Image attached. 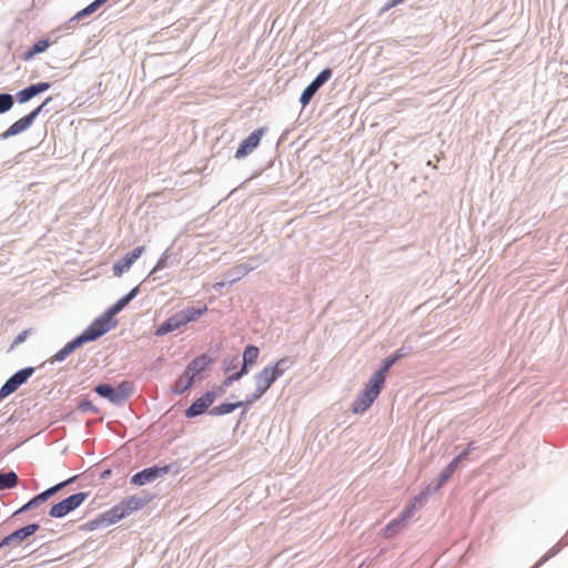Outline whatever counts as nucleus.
Listing matches in <instances>:
<instances>
[{
  "label": "nucleus",
  "instance_id": "obj_33",
  "mask_svg": "<svg viewBox=\"0 0 568 568\" xmlns=\"http://www.w3.org/2000/svg\"><path fill=\"white\" fill-rule=\"evenodd\" d=\"M457 470V466L452 462L445 467L439 476V485L445 484Z\"/></svg>",
  "mask_w": 568,
  "mask_h": 568
},
{
  "label": "nucleus",
  "instance_id": "obj_28",
  "mask_svg": "<svg viewBox=\"0 0 568 568\" xmlns=\"http://www.w3.org/2000/svg\"><path fill=\"white\" fill-rule=\"evenodd\" d=\"M18 483V476L14 471L0 474V490L12 488Z\"/></svg>",
  "mask_w": 568,
  "mask_h": 568
},
{
  "label": "nucleus",
  "instance_id": "obj_20",
  "mask_svg": "<svg viewBox=\"0 0 568 568\" xmlns=\"http://www.w3.org/2000/svg\"><path fill=\"white\" fill-rule=\"evenodd\" d=\"M193 383L194 378L184 371V373L176 379L173 386V393L183 394L192 386Z\"/></svg>",
  "mask_w": 568,
  "mask_h": 568
},
{
  "label": "nucleus",
  "instance_id": "obj_42",
  "mask_svg": "<svg viewBox=\"0 0 568 568\" xmlns=\"http://www.w3.org/2000/svg\"><path fill=\"white\" fill-rule=\"evenodd\" d=\"M464 460H465V459H463V458L460 457V455H458V456H456V457L452 460V463H453V464H455V465L457 466V468H458V467H459V465H460V463H462V462H464Z\"/></svg>",
  "mask_w": 568,
  "mask_h": 568
},
{
  "label": "nucleus",
  "instance_id": "obj_32",
  "mask_svg": "<svg viewBox=\"0 0 568 568\" xmlns=\"http://www.w3.org/2000/svg\"><path fill=\"white\" fill-rule=\"evenodd\" d=\"M332 77V70H323L310 84L317 91Z\"/></svg>",
  "mask_w": 568,
  "mask_h": 568
},
{
  "label": "nucleus",
  "instance_id": "obj_17",
  "mask_svg": "<svg viewBox=\"0 0 568 568\" xmlns=\"http://www.w3.org/2000/svg\"><path fill=\"white\" fill-rule=\"evenodd\" d=\"M124 517H126L124 508L121 506V504H118L114 507H112L110 510L105 511L102 515L101 520L109 525H112V524L118 523L119 520H121Z\"/></svg>",
  "mask_w": 568,
  "mask_h": 568
},
{
  "label": "nucleus",
  "instance_id": "obj_40",
  "mask_svg": "<svg viewBox=\"0 0 568 568\" xmlns=\"http://www.w3.org/2000/svg\"><path fill=\"white\" fill-rule=\"evenodd\" d=\"M247 371H248L247 368L242 367L240 372H237V373H235V374H233V375H230V376H231V377L233 378V381L235 382V381H239L243 375H245V374L247 373Z\"/></svg>",
  "mask_w": 568,
  "mask_h": 568
},
{
  "label": "nucleus",
  "instance_id": "obj_18",
  "mask_svg": "<svg viewBox=\"0 0 568 568\" xmlns=\"http://www.w3.org/2000/svg\"><path fill=\"white\" fill-rule=\"evenodd\" d=\"M83 343L79 337L69 342L64 345L59 352L53 356V361L62 362L64 361L71 353H73L78 347H80Z\"/></svg>",
  "mask_w": 568,
  "mask_h": 568
},
{
  "label": "nucleus",
  "instance_id": "obj_13",
  "mask_svg": "<svg viewBox=\"0 0 568 568\" xmlns=\"http://www.w3.org/2000/svg\"><path fill=\"white\" fill-rule=\"evenodd\" d=\"M184 325H186V324H185L183 317L181 316V314L178 312L174 315H172L171 317H169L163 324H161L156 328L155 335L163 336L170 332L180 329Z\"/></svg>",
  "mask_w": 568,
  "mask_h": 568
},
{
  "label": "nucleus",
  "instance_id": "obj_25",
  "mask_svg": "<svg viewBox=\"0 0 568 568\" xmlns=\"http://www.w3.org/2000/svg\"><path fill=\"white\" fill-rule=\"evenodd\" d=\"M121 506L124 508V511L126 516H129L131 513L138 510L143 506V500L136 496H131L124 500H122Z\"/></svg>",
  "mask_w": 568,
  "mask_h": 568
},
{
  "label": "nucleus",
  "instance_id": "obj_21",
  "mask_svg": "<svg viewBox=\"0 0 568 568\" xmlns=\"http://www.w3.org/2000/svg\"><path fill=\"white\" fill-rule=\"evenodd\" d=\"M405 526V521L402 520V518L398 516L397 518L393 519L390 523H388L385 528L383 529V537L384 538H392L394 537L398 531L403 529Z\"/></svg>",
  "mask_w": 568,
  "mask_h": 568
},
{
  "label": "nucleus",
  "instance_id": "obj_27",
  "mask_svg": "<svg viewBox=\"0 0 568 568\" xmlns=\"http://www.w3.org/2000/svg\"><path fill=\"white\" fill-rule=\"evenodd\" d=\"M396 363V357H388L384 361L382 367L372 376L377 379L379 383L384 384L386 379V375L390 367Z\"/></svg>",
  "mask_w": 568,
  "mask_h": 568
},
{
  "label": "nucleus",
  "instance_id": "obj_34",
  "mask_svg": "<svg viewBox=\"0 0 568 568\" xmlns=\"http://www.w3.org/2000/svg\"><path fill=\"white\" fill-rule=\"evenodd\" d=\"M13 105V98L10 94H0V113L9 111Z\"/></svg>",
  "mask_w": 568,
  "mask_h": 568
},
{
  "label": "nucleus",
  "instance_id": "obj_19",
  "mask_svg": "<svg viewBox=\"0 0 568 568\" xmlns=\"http://www.w3.org/2000/svg\"><path fill=\"white\" fill-rule=\"evenodd\" d=\"M138 291L139 287L136 286L129 294L120 298L115 304L111 306L106 315L111 318L113 315L122 311L128 305V303L138 294Z\"/></svg>",
  "mask_w": 568,
  "mask_h": 568
},
{
  "label": "nucleus",
  "instance_id": "obj_6",
  "mask_svg": "<svg viewBox=\"0 0 568 568\" xmlns=\"http://www.w3.org/2000/svg\"><path fill=\"white\" fill-rule=\"evenodd\" d=\"M33 368L28 367L11 376L0 389V398H6L14 393L33 374Z\"/></svg>",
  "mask_w": 568,
  "mask_h": 568
},
{
  "label": "nucleus",
  "instance_id": "obj_43",
  "mask_svg": "<svg viewBox=\"0 0 568 568\" xmlns=\"http://www.w3.org/2000/svg\"><path fill=\"white\" fill-rule=\"evenodd\" d=\"M233 382H234V381H233V378H232L231 376H227V377L224 379L223 385H224V386H229V385H231Z\"/></svg>",
  "mask_w": 568,
  "mask_h": 568
},
{
  "label": "nucleus",
  "instance_id": "obj_10",
  "mask_svg": "<svg viewBox=\"0 0 568 568\" xmlns=\"http://www.w3.org/2000/svg\"><path fill=\"white\" fill-rule=\"evenodd\" d=\"M143 252L144 246H138L131 253L123 256V258L116 262L112 267L114 275L121 276L124 272L129 271Z\"/></svg>",
  "mask_w": 568,
  "mask_h": 568
},
{
  "label": "nucleus",
  "instance_id": "obj_11",
  "mask_svg": "<svg viewBox=\"0 0 568 568\" xmlns=\"http://www.w3.org/2000/svg\"><path fill=\"white\" fill-rule=\"evenodd\" d=\"M39 525L38 524H30L23 528H20L9 536H7L0 544V546H7L16 542L23 541L27 537L33 535L36 531H38Z\"/></svg>",
  "mask_w": 568,
  "mask_h": 568
},
{
  "label": "nucleus",
  "instance_id": "obj_41",
  "mask_svg": "<svg viewBox=\"0 0 568 568\" xmlns=\"http://www.w3.org/2000/svg\"><path fill=\"white\" fill-rule=\"evenodd\" d=\"M165 267V258H160L152 272Z\"/></svg>",
  "mask_w": 568,
  "mask_h": 568
},
{
  "label": "nucleus",
  "instance_id": "obj_22",
  "mask_svg": "<svg viewBox=\"0 0 568 568\" xmlns=\"http://www.w3.org/2000/svg\"><path fill=\"white\" fill-rule=\"evenodd\" d=\"M206 312H207V307L203 306L201 308L189 307V308L180 311L179 313L183 317L185 324H187L190 322L196 321L200 316H202Z\"/></svg>",
  "mask_w": 568,
  "mask_h": 568
},
{
  "label": "nucleus",
  "instance_id": "obj_29",
  "mask_svg": "<svg viewBox=\"0 0 568 568\" xmlns=\"http://www.w3.org/2000/svg\"><path fill=\"white\" fill-rule=\"evenodd\" d=\"M108 0H94L92 3H90L88 7H85L84 9L80 10L74 17H73V20H80L91 13H93L94 11L98 10L99 7H101L104 2H106Z\"/></svg>",
  "mask_w": 568,
  "mask_h": 568
},
{
  "label": "nucleus",
  "instance_id": "obj_14",
  "mask_svg": "<svg viewBox=\"0 0 568 568\" xmlns=\"http://www.w3.org/2000/svg\"><path fill=\"white\" fill-rule=\"evenodd\" d=\"M426 498L427 495L425 493L415 496L400 513L399 517L402 520L406 523L409 518H412L415 511L424 505Z\"/></svg>",
  "mask_w": 568,
  "mask_h": 568
},
{
  "label": "nucleus",
  "instance_id": "obj_44",
  "mask_svg": "<svg viewBox=\"0 0 568 568\" xmlns=\"http://www.w3.org/2000/svg\"><path fill=\"white\" fill-rule=\"evenodd\" d=\"M404 356L403 353H400V351H397L395 354H393L390 357H396V362L402 358Z\"/></svg>",
  "mask_w": 568,
  "mask_h": 568
},
{
  "label": "nucleus",
  "instance_id": "obj_12",
  "mask_svg": "<svg viewBox=\"0 0 568 568\" xmlns=\"http://www.w3.org/2000/svg\"><path fill=\"white\" fill-rule=\"evenodd\" d=\"M50 87H51V84L49 82H39V83L32 84L30 87H27L17 93V100L20 103H26L29 100H31L33 97H36L37 94L49 90Z\"/></svg>",
  "mask_w": 568,
  "mask_h": 568
},
{
  "label": "nucleus",
  "instance_id": "obj_5",
  "mask_svg": "<svg viewBox=\"0 0 568 568\" xmlns=\"http://www.w3.org/2000/svg\"><path fill=\"white\" fill-rule=\"evenodd\" d=\"M111 318L104 314L103 316L95 320L84 332L78 336L82 343L91 342L103 334H105L111 328Z\"/></svg>",
  "mask_w": 568,
  "mask_h": 568
},
{
  "label": "nucleus",
  "instance_id": "obj_3",
  "mask_svg": "<svg viewBox=\"0 0 568 568\" xmlns=\"http://www.w3.org/2000/svg\"><path fill=\"white\" fill-rule=\"evenodd\" d=\"M88 493L71 495L62 501L53 505L49 514L51 517L61 518L78 508L88 498Z\"/></svg>",
  "mask_w": 568,
  "mask_h": 568
},
{
  "label": "nucleus",
  "instance_id": "obj_8",
  "mask_svg": "<svg viewBox=\"0 0 568 568\" xmlns=\"http://www.w3.org/2000/svg\"><path fill=\"white\" fill-rule=\"evenodd\" d=\"M215 398L216 395L214 392H206L185 410V416L193 418L203 414L214 403Z\"/></svg>",
  "mask_w": 568,
  "mask_h": 568
},
{
  "label": "nucleus",
  "instance_id": "obj_4",
  "mask_svg": "<svg viewBox=\"0 0 568 568\" xmlns=\"http://www.w3.org/2000/svg\"><path fill=\"white\" fill-rule=\"evenodd\" d=\"M52 98L49 97L44 100V102L39 105L37 109H34L32 112L27 114L26 116L19 119L14 123H12L9 129L2 133V138L7 139L9 136L17 135L23 131H26L34 121V119L39 115V113L42 111V109L51 102Z\"/></svg>",
  "mask_w": 568,
  "mask_h": 568
},
{
  "label": "nucleus",
  "instance_id": "obj_23",
  "mask_svg": "<svg viewBox=\"0 0 568 568\" xmlns=\"http://www.w3.org/2000/svg\"><path fill=\"white\" fill-rule=\"evenodd\" d=\"M244 404H246V403L245 402L224 403V404H221V405H217V406L213 407L211 409L210 414L211 415H216V416L226 415V414L232 413L236 408L243 406Z\"/></svg>",
  "mask_w": 568,
  "mask_h": 568
},
{
  "label": "nucleus",
  "instance_id": "obj_2",
  "mask_svg": "<svg viewBox=\"0 0 568 568\" xmlns=\"http://www.w3.org/2000/svg\"><path fill=\"white\" fill-rule=\"evenodd\" d=\"M384 384L372 377L365 385L363 392L352 404L354 414H362L367 410L381 394Z\"/></svg>",
  "mask_w": 568,
  "mask_h": 568
},
{
  "label": "nucleus",
  "instance_id": "obj_7",
  "mask_svg": "<svg viewBox=\"0 0 568 568\" xmlns=\"http://www.w3.org/2000/svg\"><path fill=\"white\" fill-rule=\"evenodd\" d=\"M170 470H171V466H169V465L163 466V467H159V466L149 467V468H145L142 471H139L138 474H135L131 478V483L134 485L142 486V485H145L148 483L155 480L156 478H159L163 475L169 474Z\"/></svg>",
  "mask_w": 568,
  "mask_h": 568
},
{
  "label": "nucleus",
  "instance_id": "obj_16",
  "mask_svg": "<svg viewBox=\"0 0 568 568\" xmlns=\"http://www.w3.org/2000/svg\"><path fill=\"white\" fill-rule=\"evenodd\" d=\"M95 392L104 397L108 398L111 403L119 404L123 402L124 396L118 393L112 386L108 384H100L95 387Z\"/></svg>",
  "mask_w": 568,
  "mask_h": 568
},
{
  "label": "nucleus",
  "instance_id": "obj_26",
  "mask_svg": "<svg viewBox=\"0 0 568 568\" xmlns=\"http://www.w3.org/2000/svg\"><path fill=\"white\" fill-rule=\"evenodd\" d=\"M50 45L48 40H39L33 47L23 53V60H31L36 54L44 52Z\"/></svg>",
  "mask_w": 568,
  "mask_h": 568
},
{
  "label": "nucleus",
  "instance_id": "obj_31",
  "mask_svg": "<svg viewBox=\"0 0 568 568\" xmlns=\"http://www.w3.org/2000/svg\"><path fill=\"white\" fill-rule=\"evenodd\" d=\"M332 77V70H323L310 84L317 91Z\"/></svg>",
  "mask_w": 568,
  "mask_h": 568
},
{
  "label": "nucleus",
  "instance_id": "obj_30",
  "mask_svg": "<svg viewBox=\"0 0 568 568\" xmlns=\"http://www.w3.org/2000/svg\"><path fill=\"white\" fill-rule=\"evenodd\" d=\"M68 481L60 483L45 491L41 493L40 495L36 496L34 499L37 500L38 505L45 501L49 497L58 493L63 486H65Z\"/></svg>",
  "mask_w": 568,
  "mask_h": 568
},
{
  "label": "nucleus",
  "instance_id": "obj_36",
  "mask_svg": "<svg viewBox=\"0 0 568 568\" xmlns=\"http://www.w3.org/2000/svg\"><path fill=\"white\" fill-rule=\"evenodd\" d=\"M405 0H388L385 6L382 8L383 12H386L390 10L392 8L398 6L399 3L404 2Z\"/></svg>",
  "mask_w": 568,
  "mask_h": 568
},
{
  "label": "nucleus",
  "instance_id": "obj_24",
  "mask_svg": "<svg viewBox=\"0 0 568 568\" xmlns=\"http://www.w3.org/2000/svg\"><path fill=\"white\" fill-rule=\"evenodd\" d=\"M260 354V349L254 345H248L245 347L243 352V366L245 368H248V366L253 365Z\"/></svg>",
  "mask_w": 568,
  "mask_h": 568
},
{
  "label": "nucleus",
  "instance_id": "obj_37",
  "mask_svg": "<svg viewBox=\"0 0 568 568\" xmlns=\"http://www.w3.org/2000/svg\"><path fill=\"white\" fill-rule=\"evenodd\" d=\"M28 335H29V331H28V329H26V331L21 332V333L16 337V339H14V342H13V346H17V345H19L20 343L24 342Z\"/></svg>",
  "mask_w": 568,
  "mask_h": 568
},
{
  "label": "nucleus",
  "instance_id": "obj_38",
  "mask_svg": "<svg viewBox=\"0 0 568 568\" xmlns=\"http://www.w3.org/2000/svg\"><path fill=\"white\" fill-rule=\"evenodd\" d=\"M473 450H474V443L471 442V443H469V444L467 445V447H466V448H465V449H464L459 455H460V457H462L463 459H465V460H466V459H467V457H468V455H469V454H470V452H473Z\"/></svg>",
  "mask_w": 568,
  "mask_h": 568
},
{
  "label": "nucleus",
  "instance_id": "obj_15",
  "mask_svg": "<svg viewBox=\"0 0 568 568\" xmlns=\"http://www.w3.org/2000/svg\"><path fill=\"white\" fill-rule=\"evenodd\" d=\"M210 364V359L205 355L195 357L186 367L185 372L194 379L200 375Z\"/></svg>",
  "mask_w": 568,
  "mask_h": 568
},
{
  "label": "nucleus",
  "instance_id": "obj_9",
  "mask_svg": "<svg viewBox=\"0 0 568 568\" xmlns=\"http://www.w3.org/2000/svg\"><path fill=\"white\" fill-rule=\"evenodd\" d=\"M264 134V129H257L252 132L245 140L242 141L235 152L236 159H242L248 155L260 144L261 138Z\"/></svg>",
  "mask_w": 568,
  "mask_h": 568
},
{
  "label": "nucleus",
  "instance_id": "obj_35",
  "mask_svg": "<svg viewBox=\"0 0 568 568\" xmlns=\"http://www.w3.org/2000/svg\"><path fill=\"white\" fill-rule=\"evenodd\" d=\"M315 93H316V90L311 84H308L301 94V98H300L301 104L303 106L307 105Z\"/></svg>",
  "mask_w": 568,
  "mask_h": 568
},
{
  "label": "nucleus",
  "instance_id": "obj_39",
  "mask_svg": "<svg viewBox=\"0 0 568 568\" xmlns=\"http://www.w3.org/2000/svg\"><path fill=\"white\" fill-rule=\"evenodd\" d=\"M37 506H38L37 500L34 498H32L24 506H22L19 511H26V510H29V509H31L33 507H37Z\"/></svg>",
  "mask_w": 568,
  "mask_h": 568
},
{
  "label": "nucleus",
  "instance_id": "obj_1",
  "mask_svg": "<svg viewBox=\"0 0 568 568\" xmlns=\"http://www.w3.org/2000/svg\"><path fill=\"white\" fill-rule=\"evenodd\" d=\"M290 365L291 361L287 357H283L278 359L274 365L264 367L258 374L255 375V389L247 397L245 403L251 405L258 400L268 390L272 384L284 374Z\"/></svg>",
  "mask_w": 568,
  "mask_h": 568
}]
</instances>
